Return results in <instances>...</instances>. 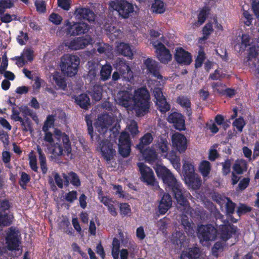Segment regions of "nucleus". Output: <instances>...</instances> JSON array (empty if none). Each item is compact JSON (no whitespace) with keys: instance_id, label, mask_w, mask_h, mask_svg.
I'll list each match as a JSON object with an SVG mask.
<instances>
[{"instance_id":"nucleus-31","label":"nucleus","mask_w":259,"mask_h":259,"mask_svg":"<svg viewBox=\"0 0 259 259\" xmlns=\"http://www.w3.org/2000/svg\"><path fill=\"white\" fill-rule=\"evenodd\" d=\"M200 256V249L194 247L189 250L184 251L181 256L180 259H196Z\"/></svg>"},{"instance_id":"nucleus-27","label":"nucleus","mask_w":259,"mask_h":259,"mask_svg":"<svg viewBox=\"0 0 259 259\" xmlns=\"http://www.w3.org/2000/svg\"><path fill=\"white\" fill-rule=\"evenodd\" d=\"M183 171L185 179L188 178H192L195 173V169L193 162L190 160H183Z\"/></svg>"},{"instance_id":"nucleus-51","label":"nucleus","mask_w":259,"mask_h":259,"mask_svg":"<svg viewBox=\"0 0 259 259\" xmlns=\"http://www.w3.org/2000/svg\"><path fill=\"white\" fill-rule=\"evenodd\" d=\"M120 246L119 240L117 238H114L112 242V254L113 257L116 259L118 256L119 249Z\"/></svg>"},{"instance_id":"nucleus-50","label":"nucleus","mask_w":259,"mask_h":259,"mask_svg":"<svg viewBox=\"0 0 259 259\" xmlns=\"http://www.w3.org/2000/svg\"><path fill=\"white\" fill-rule=\"evenodd\" d=\"M21 56L25 60L26 63L28 61H31L33 59V51L29 48L25 49L23 50Z\"/></svg>"},{"instance_id":"nucleus-60","label":"nucleus","mask_w":259,"mask_h":259,"mask_svg":"<svg viewBox=\"0 0 259 259\" xmlns=\"http://www.w3.org/2000/svg\"><path fill=\"white\" fill-rule=\"evenodd\" d=\"M35 5L37 11L39 13H44L46 12V4L42 0H36Z\"/></svg>"},{"instance_id":"nucleus-42","label":"nucleus","mask_w":259,"mask_h":259,"mask_svg":"<svg viewBox=\"0 0 259 259\" xmlns=\"http://www.w3.org/2000/svg\"><path fill=\"white\" fill-rule=\"evenodd\" d=\"M76 103L82 108H85L90 104V98L86 94H81L75 98Z\"/></svg>"},{"instance_id":"nucleus-43","label":"nucleus","mask_w":259,"mask_h":259,"mask_svg":"<svg viewBox=\"0 0 259 259\" xmlns=\"http://www.w3.org/2000/svg\"><path fill=\"white\" fill-rule=\"evenodd\" d=\"M151 9L153 12L161 14L165 12V7L163 2L155 0L152 5Z\"/></svg>"},{"instance_id":"nucleus-24","label":"nucleus","mask_w":259,"mask_h":259,"mask_svg":"<svg viewBox=\"0 0 259 259\" xmlns=\"http://www.w3.org/2000/svg\"><path fill=\"white\" fill-rule=\"evenodd\" d=\"M100 200L107 207L108 211L112 216L117 215V212L116 208L117 203L115 200L109 197L104 196H100Z\"/></svg>"},{"instance_id":"nucleus-57","label":"nucleus","mask_w":259,"mask_h":259,"mask_svg":"<svg viewBox=\"0 0 259 259\" xmlns=\"http://www.w3.org/2000/svg\"><path fill=\"white\" fill-rule=\"evenodd\" d=\"M21 123L23 127V130L25 132L32 131V127L31 125V122L28 118L26 119L25 120L22 118V120H18Z\"/></svg>"},{"instance_id":"nucleus-23","label":"nucleus","mask_w":259,"mask_h":259,"mask_svg":"<svg viewBox=\"0 0 259 259\" xmlns=\"http://www.w3.org/2000/svg\"><path fill=\"white\" fill-rule=\"evenodd\" d=\"M175 59L179 63L189 64L192 59L190 53L185 51L182 48H178L176 50Z\"/></svg>"},{"instance_id":"nucleus-12","label":"nucleus","mask_w":259,"mask_h":259,"mask_svg":"<svg viewBox=\"0 0 259 259\" xmlns=\"http://www.w3.org/2000/svg\"><path fill=\"white\" fill-rule=\"evenodd\" d=\"M137 165L141 173L142 181L148 185H151L156 188L158 187L155 181L154 173L151 168L143 163H138Z\"/></svg>"},{"instance_id":"nucleus-64","label":"nucleus","mask_w":259,"mask_h":259,"mask_svg":"<svg viewBox=\"0 0 259 259\" xmlns=\"http://www.w3.org/2000/svg\"><path fill=\"white\" fill-rule=\"evenodd\" d=\"M251 2L253 11L256 17L259 19V1L251 0Z\"/></svg>"},{"instance_id":"nucleus-17","label":"nucleus","mask_w":259,"mask_h":259,"mask_svg":"<svg viewBox=\"0 0 259 259\" xmlns=\"http://www.w3.org/2000/svg\"><path fill=\"white\" fill-rule=\"evenodd\" d=\"M144 64L147 70L154 76L157 78L160 85H163L165 80L159 72L158 63L153 59L148 58L145 61Z\"/></svg>"},{"instance_id":"nucleus-56","label":"nucleus","mask_w":259,"mask_h":259,"mask_svg":"<svg viewBox=\"0 0 259 259\" xmlns=\"http://www.w3.org/2000/svg\"><path fill=\"white\" fill-rule=\"evenodd\" d=\"M177 102L183 107L188 108L190 107L191 103L190 100L185 97H179L177 99Z\"/></svg>"},{"instance_id":"nucleus-59","label":"nucleus","mask_w":259,"mask_h":259,"mask_svg":"<svg viewBox=\"0 0 259 259\" xmlns=\"http://www.w3.org/2000/svg\"><path fill=\"white\" fill-rule=\"evenodd\" d=\"M233 125L234 126L236 127L238 131L242 132V129L245 125V122L242 118L240 117L238 119H236L233 122Z\"/></svg>"},{"instance_id":"nucleus-28","label":"nucleus","mask_w":259,"mask_h":259,"mask_svg":"<svg viewBox=\"0 0 259 259\" xmlns=\"http://www.w3.org/2000/svg\"><path fill=\"white\" fill-rule=\"evenodd\" d=\"M239 42L235 45V50L237 52H241L246 49L250 44L249 36L246 34H242L241 37L239 38Z\"/></svg>"},{"instance_id":"nucleus-37","label":"nucleus","mask_w":259,"mask_h":259,"mask_svg":"<svg viewBox=\"0 0 259 259\" xmlns=\"http://www.w3.org/2000/svg\"><path fill=\"white\" fill-rule=\"evenodd\" d=\"M233 169L238 174H242L247 170L246 162L243 159L237 160L233 166Z\"/></svg>"},{"instance_id":"nucleus-29","label":"nucleus","mask_w":259,"mask_h":259,"mask_svg":"<svg viewBox=\"0 0 259 259\" xmlns=\"http://www.w3.org/2000/svg\"><path fill=\"white\" fill-rule=\"evenodd\" d=\"M171 240L172 243L177 245V248H180L184 246L186 237L182 232L177 231L172 234Z\"/></svg>"},{"instance_id":"nucleus-22","label":"nucleus","mask_w":259,"mask_h":259,"mask_svg":"<svg viewBox=\"0 0 259 259\" xmlns=\"http://www.w3.org/2000/svg\"><path fill=\"white\" fill-rule=\"evenodd\" d=\"M167 120L168 122L174 123L177 130H184L185 120L183 116L181 113L177 112L171 113L168 116Z\"/></svg>"},{"instance_id":"nucleus-58","label":"nucleus","mask_w":259,"mask_h":259,"mask_svg":"<svg viewBox=\"0 0 259 259\" xmlns=\"http://www.w3.org/2000/svg\"><path fill=\"white\" fill-rule=\"evenodd\" d=\"M29 181L30 177L29 175L24 172H22L21 175L20 185L23 189H26V184L29 182Z\"/></svg>"},{"instance_id":"nucleus-45","label":"nucleus","mask_w":259,"mask_h":259,"mask_svg":"<svg viewBox=\"0 0 259 259\" xmlns=\"http://www.w3.org/2000/svg\"><path fill=\"white\" fill-rule=\"evenodd\" d=\"M17 0H0V14L4 13L6 10L14 7Z\"/></svg>"},{"instance_id":"nucleus-41","label":"nucleus","mask_w":259,"mask_h":259,"mask_svg":"<svg viewBox=\"0 0 259 259\" xmlns=\"http://www.w3.org/2000/svg\"><path fill=\"white\" fill-rule=\"evenodd\" d=\"M112 70V68L110 64H106L103 65L100 71L101 79L103 80L108 79L111 76Z\"/></svg>"},{"instance_id":"nucleus-11","label":"nucleus","mask_w":259,"mask_h":259,"mask_svg":"<svg viewBox=\"0 0 259 259\" xmlns=\"http://www.w3.org/2000/svg\"><path fill=\"white\" fill-rule=\"evenodd\" d=\"M154 85V89L151 88V90H153V94L156 100V104L161 112H166L169 110V105L166 101V99L163 95L161 88L156 87L157 85L160 86L158 81L155 80Z\"/></svg>"},{"instance_id":"nucleus-20","label":"nucleus","mask_w":259,"mask_h":259,"mask_svg":"<svg viewBox=\"0 0 259 259\" xmlns=\"http://www.w3.org/2000/svg\"><path fill=\"white\" fill-rule=\"evenodd\" d=\"M236 231V228L230 224L228 222H224L223 225H221L219 227V234L221 238L226 241L231 237L233 233H235Z\"/></svg>"},{"instance_id":"nucleus-52","label":"nucleus","mask_w":259,"mask_h":259,"mask_svg":"<svg viewBox=\"0 0 259 259\" xmlns=\"http://www.w3.org/2000/svg\"><path fill=\"white\" fill-rule=\"evenodd\" d=\"M211 85L214 92H217L220 94H225V91L226 90V86L225 84L220 82H218L217 83H213Z\"/></svg>"},{"instance_id":"nucleus-6","label":"nucleus","mask_w":259,"mask_h":259,"mask_svg":"<svg viewBox=\"0 0 259 259\" xmlns=\"http://www.w3.org/2000/svg\"><path fill=\"white\" fill-rule=\"evenodd\" d=\"M115 68L116 71L113 72L112 76L114 81L118 80L120 77L123 80L129 82L133 79V72L125 60L121 59H117Z\"/></svg>"},{"instance_id":"nucleus-34","label":"nucleus","mask_w":259,"mask_h":259,"mask_svg":"<svg viewBox=\"0 0 259 259\" xmlns=\"http://www.w3.org/2000/svg\"><path fill=\"white\" fill-rule=\"evenodd\" d=\"M153 138L150 133H146L140 139V143L137 145V148L142 151L144 147L149 145L152 142Z\"/></svg>"},{"instance_id":"nucleus-49","label":"nucleus","mask_w":259,"mask_h":259,"mask_svg":"<svg viewBox=\"0 0 259 259\" xmlns=\"http://www.w3.org/2000/svg\"><path fill=\"white\" fill-rule=\"evenodd\" d=\"M213 30L212 23L211 22L207 23L203 28V36L200 40H204L206 39L208 36L212 32Z\"/></svg>"},{"instance_id":"nucleus-7","label":"nucleus","mask_w":259,"mask_h":259,"mask_svg":"<svg viewBox=\"0 0 259 259\" xmlns=\"http://www.w3.org/2000/svg\"><path fill=\"white\" fill-rule=\"evenodd\" d=\"M109 9L116 11L123 18H127L134 12V5L124 0H113L109 3Z\"/></svg>"},{"instance_id":"nucleus-46","label":"nucleus","mask_w":259,"mask_h":259,"mask_svg":"<svg viewBox=\"0 0 259 259\" xmlns=\"http://www.w3.org/2000/svg\"><path fill=\"white\" fill-rule=\"evenodd\" d=\"M88 65L89 70L88 74V78L90 80H92L96 77L97 75L98 69V65L93 62H89Z\"/></svg>"},{"instance_id":"nucleus-19","label":"nucleus","mask_w":259,"mask_h":259,"mask_svg":"<svg viewBox=\"0 0 259 259\" xmlns=\"http://www.w3.org/2000/svg\"><path fill=\"white\" fill-rule=\"evenodd\" d=\"M74 15L76 19L86 20L90 22L94 21L96 18L94 13L90 9L86 8H77L74 13Z\"/></svg>"},{"instance_id":"nucleus-62","label":"nucleus","mask_w":259,"mask_h":259,"mask_svg":"<svg viewBox=\"0 0 259 259\" xmlns=\"http://www.w3.org/2000/svg\"><path fill=\"white\" fill-rule=\"evenodd\" d=\"M2 159L5 163L6 166L9 168L11 167L10 161L11 159V155L10 152L8 151H4L2 153Z\"/></svg>"},{"instance_id":"nucleus-21","label":"nucleus","mask_w":259,"mask_h":259,"mask_svg":"<svg viewBox=\"0 0 259 259\" xmlns=\"http://www.w3.org/2000/svg\"><path fill=\"white\" fill-rule=\"evenodd\" d=\"M154 146L147 148L145 150H142L140 151L142 154L145 160L149 163H155V166L157 164H161L160 161L158 158L157 154H156Z\"/></svg>"},{"instance_id":"nucleus-54","label":"nucleus","mask_w":259,"mask_h":259,"mask_svg":"<svg viewBox=\"0 0 259 259\" xmlns=\"http://www.w3.org/2000/svg\"><path fill=\"white\" fill-rule=\"evenodd\" d=\"M16 18L15 15H11L8 13H2L0 14L1 21L5 23H9Z\"/></svg>"},{"instance_id":"nucleus-63","label":"nucleus","mask_w":259,"mask_h":259,"mask_svg":"<svg viewBox=\"0 0 259 259\" xmlns=\"http://www.w3.org/2000/svg\"><path fill=\"white\" fill-rule=\"evenodd\" d=\"M28 39V37L27 33H24L23 31L20 32L17 38L18 43L21 45H24Z\"/></svg>"},{"instance_id":"nucleus-15","label":"nucleus","mask_w":259,"mask_h":259,"mask_svg":"<svg viewBox=\"0 0 259 259\" xmlns=\"http://www.w3.org/2000/svg\"><path fill=\"white\" fill-rule=\"evenodd\" d=\"M118 152L123 157H127L131 152V142L128 133L123 132L120 134L118 141Z\"/></svg>"},{"instance_id":"nucleus-47","label":"nucleus","mask_w":259,"mask_h":259,"mask_svg":"<svg viewBox=\"0 0 259 259\" xmlns=\"http://www.w3.org/2000/svg\"><path fill=\"white\" fill-rule=\"evenodd\" d=\"M208 14V10L206 8H203L200 11L198 17V21L194 23V25L198 27L202 25L205 21Z\"/></svg>"},{"instance_id":"nucleus-1","label":"nucleus","mask_w":259,"mask_h":259,"mask_svg":"<svg viewBox=\"0 0 259 259\" xmlns=\"http://www.w3.org/2000/svg\"><path fill=\"white\" fill-rule=\"evenodd\" d=\"M54 120V116H48L42 126V130L45 133L43 137L45 145L54 156L66 154L71 158V147L68 136L57 129L54 131V136L49 131V128L53 126Z\"/></svg>"},{"instance_id":"nucleus-38","label":"nucleus","mask_w":259,"mask_h":259,"mask_svg":"<svg viewBox=\"0 0 259 259\" xmlns=\"http://www.w3.org/2000/svg\"><path fill=\"white\" fill-rule=\"evenodd\" d=\"M13 216L11 213L0 211V226H8L12 223Z\"/></svg>"},{"instance_id":"nucleus-33","label":"nucleus","mask_w":259,"mask_h":259,"mask_svg":"<svg viewBox=\"0 0 259 259\" xmlns=\"http://www.w3.org/2000/svg\"><path fill=\"white\" fill-rule=\"evenodd\" d=\"M153 146L154 148L163 154L165 158L166 154H169V153H167L168 143L166 140L161 139Z\"/></svg>"},{"instance_id":"nucleus-32","label":"nucleus","mask_w":259,"mask_h":259,"mask_svg":"<svg viewBox=\"0 0 259 259\" xmlns=\"http://www.w3.org/2000/svg\"><path fill=\"white\" fill-rule=\"evenodd\" d=\"M165 158L168 159L172 164L173 167L179 172L181 171L180 158L177 156L176 153L171 151L169 154L165 155Z\"/></svg>"},{"instance_id":"nucleus-10","label":"nucleus","mask_w":259,"mask_h":259,"mask_svg":"<svg viewBox=\"0 0 259 259\" xmlns=\"http://www.w3.org/2000/svg\"><path fill=\"white\" fill-rule=\"evenodd\" d=\"M157 176L162 179L163 183L171 188L178 183L171 172L164 166L157 164L154 167Z\"/></svg>"},{"instance_id":"nucleus-16","label":"nucleus","mask_w":259,"mask_h":259,"mask_svg":"<svg viewBox=\"0 0 259 259\" xmlns=\"http://www.w3.org/2000/svg\"><path fill=\"white\" fill-rule=\"evenodd\" d=\"M19 232L16 229L10 228L6 237V242L9 250H19L20 244Z\"/></svg>"},{"instance_id":"nucleus-2","label":"nucleus","mask_w":259,"mask_h":259,"mask_svg":"<svg viewBox=\"0 0 259 259\" xmlns=\"http://www.w3.org/2000/svg\"><path fill=\"white\" fill-rule=\"evenodd\" d=\"M115 101L120 106L133 109L138 116L145 115L150 107V95L145 88L135 90L134 95L128 91H120Z\"/></svg>"},{"instance_id":"nucleus-25","label":"nucleus","mask_w":259,"mask_h":259,"mask_svg":"<svg viewBox=\"0 0 259 259\" xmlns=\"http://www.w3.org/2000/svg\"><path fill=\"white\" fill-rule=\"evenodd\" d=\"M172 205V200L170 196L168 194L163 195L158 205V209L160 214H163L170 208Z\"/></svg>"},{"instance_id":"nucleus-55","label":"nucleus","mask_w":259,"mask_h":259,"mask_svg":"<svg viewBox=\"0 0 259 259\" xmlns=\"http://www.w3.org/2000/svg\"><path fill=\"white\" fill-rule=\"evenodd\" d=\"M205 59V54L203 50L201 49L199 51L198 55L197 56V57L196 59V62H195V67L196 68L200 67L203 61Z\"/></svg>"},{"instance_id":"nucleus-26","label":"nucleus","mask_w":259,"mask_h":259,"mask_svg":"<svg viewBox=\"0 0 259 259\" xmlns=\"http://www.w3.org/2000/svg\"><path fill=\"white\" fill-rule=\"evenodd\" d=\"M52 84L55 83L58 89L65 90L67 84L64 77L59 72H54L50 77Z\"/></svg>"},{"instance_id":"nucleus-39","label":"nucleus","mask_w":259,"mask_h":259,"mask_svg":"<svg viewBox=\"0 0 259 259\" xmlns=\"http://www.w3.org/2000/svg\"><path fill=\"white\" fill-rule=\"evenodd\" d=\"M19 110L24 117L30 116L36 123H38L39 120L36 113L27 106H21L19 107Z\"/></svg>"},{"instance_id":"nucleus-40","label":"nucleus","mask_w":259,"mask_h":259,"mask_svg":"<svg viewBox=\"0 0 259 259\" xmlns=\"http://www.w3.org/2000/svg\"><path fill=\"white\" fill-rule=\"evenodd\" d=\"M185 180L186 183L193 189H198L201 185V180L196 174L193 175L192 178H188Z\"/></svg>"},{"instance_id":"nucleus-48","label":"nucleus","mask_w":259,"mask_h":259,"mask_svg":"<svg viewBox=\"0 0 259 259\" xmlns=\"http://www.w3.org/2000/svg\"><path fill=\"white\" fill-rule=\"evenodd\" d=\"M222 201H224L225 204L227 213L228 214L233 213L235 207V203L231 201L230 199L226 197L223 198Z\"/></svg>"},{"instance_id":"nucleus-18","label":"nucleus","mask_w":259,"mask_h":259,"mask_svg":"<svg viewBox=\"0 0 259 259\" xmlns=\"http://www.w3.org/2000/svg\"><path fill=\"white\" fill-rule=\"evenodd\" d=\"M172 147L180 153L184 152L187 148V140L182 134L176 133L171 137Z\"/></svg>"},{"instance_id":"nucleus-4","label":"nucleus","mask_w":259,"mask_h":259,"mask_svg":"<svg viewBox=\"0 0 259 259\" xmlns=\"http://www.w3.org/2000/svg\"><path fill=\"white\" fill-rule=\"evenodd\" d=\"M170 189H172L178 203L182 206V208H180L181 210L183 211V213H185L182 217V224L186 233L189 235H192L194 233V225L189 221L187 215L193 217L192 208L188 204L187 200V198L190 196V194L186 191H184L179 183Z\"/></svg>"},{"instance_id":"nucleus-14","label":"nucleus","mask_w":259,"mask_h":259,"mask_svg":"<svg viewBox=\"0 0 259 259\" xmlns=\"http://www.w3.org/2000/svg\"><path fill=\"white\" fill-rule=\"evenodd\" d=\"M93 41L92 38L89 35L78 37L70 40L66 41L64 45L72 50H78L85 48Z\"/></svg>"},{"instance_id":"nucleus-30","label":"nucleus","mask_w":259,"mask_h":259,"mask_svg":"<svg viewBox=\"0 0 259 259\" xmlns=\"http://www.w3.org/2000/svg\"><path fill=\"white\" fill-rule=\"evenodd\" d=\"M63 177L64 184L66 186L69 185V182L75 186H79L80 185L79 179L76 174L74 172H71L69 173L68 175L63 174Z\"/></svg>"},{"instance_id":"nucleus-3","label":"nucleus","mask_w":259,"mask_h":259,"mask_svg":"<svg viewBox=\"0 0 259 259\" xmlns=\"http://www.w3.org/2000/svg\"><path fill=\"white\" fill-rule=\"evenodd\" d=\"M113 121L112 117L108 114H103L98 117L95 123L96 130L100 135L104 136L105 134L109 135V139L102 140L99 144L98 150L102 156L107 161L113 159L116 155V150L114 145L115 141L111 137V133L109 127Z\"/></svg>"},{"instance_id":"nucleus-61","label":"nucleus","mask_w":259,"mask_h":259,"mask_svg":"<svg viewBox=\"0 0 259 259\" xmlns=\"http://www.w3.org/2000/svg\"><path fill=\"white\" fill-rule=\"evenodd\" d=\"M77 192L75 191H70L65 196V199L70 203L73 202L77 198Z\"/></svg>"},{"instance_id":"nucleus-35","label":"nucleus","mask_w":259,"mask_h":259,"mask_svg":"<svg viewBox=\"0 0 259 259\" xmlns=\"http://www.w3.org/2000/svg\"><path fill=\"white\" fill-rule=\"evenodd\" d=\"M116 47L117 51L121 54L130 58L133 56L132 51L128 44L121 42Z\"/></svg>"},{"instance_id":"nucleus-13","label":"nucleus","mask_w":259,"mask_h":259,"mask_svg":"<svg viewBox=\"0 0 259 259\" xmlns=\"http://www.w3.org/2000/svg\"><path fill=\"white\" fill-rule=\"evenodd\" d=\"M151 43L155 48L158 59L164 64L168 63L172 58L169 50L161 42L157 40H152Z\"/></svg>"},{"instance_id":"nucleus-53","label":"nucleus","mask_w":259,"mask_h":259,"mask_svg":"<svg viewBox=\"0 0 259 259\" xmlns=\"http://www.w3.org/2000/svg\"><path fill=\"white\" fill-rule=\"evenodd\" d=\"M29 160L31 168L34 171H37L38 169V167L37 166V159L33 151H31L29 154Z\"/></svg>"},{"instance_id":"nucleus-8","label":"nucleus","mask_w":259,"mask_h":259,"mask_svg":"<svg viewBox=\"0 0 259 259\" xmlns=\"http://www.w3.org/2000/svg\"><path fill=\"white\" fill-rule=\"evenodd\" d=\"M197 235L200 242L206 245L208 242L214 241L217 236V230L211 225L199 226Z\"/></svg>"},{"instance_id":"nucleus-44","label":"nucleus","mask_w":259,"mask_h":259,"mask_svg":"<svg viewBox=\"0 0 259 259\" xmlns=\"http://www.w3.org/2000/svg\"><path fill=\"white\" fill-rule=\"evenodd\" d=\"M126 129L131 133L133 137L139 133L137 122L132 119H127Z\"/></svg>"},{"instance_id":"nucleus-5","label":"nucleus","mask_w":259,"mask_h":259,"mask_svg":"<svg viewBox=\"0 0 259 259\" xmlns=\"http://www.w3.org/2000/svg\"><path fill=\"white\" fill-rule=\"evenodd\" d=\"M79 63L80 59L77 56L65 54L61 57L60 66L65 75L73 76L77 73Z\"/></svg>"},{"instance_id":"nucleus-9","label":"nucleus","mask_w":259,"mask_h":259,"mask_svg":"<svg viewBox=\"0 0 259 259\" xmlns=\"http://www.w3.org/2000/svg\"><path fill=\"white\" fill-rule=\"evenodd\" d=\"M63 29L66 35L75 36L87 33L90 30V26L84 22H70L67 20Z\"/></svg>"},{"instance_id":"nucleus-36","label":"nucleus","mask_w":259,"mask_h":259,"mask_svg":"<svg viewBox=\"0 0 259 259\" xmlns=\"http://www.w3.org/2000/svg\"><path fill=\"white\" fill-rule=\"evenodd\" d=\"M211 169V166L209 161L203 160L200 163L199 169L203 178L208 177Z\"/></svg>"}]
</instances>
